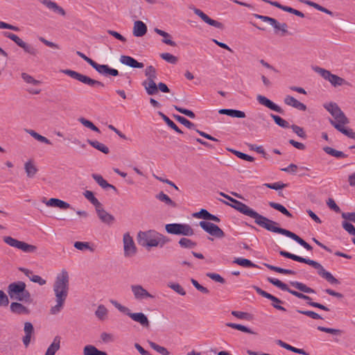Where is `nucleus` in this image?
Wrapping results in <instances>:
<instances>
[{"label": "nucleus", "mask_w": 355, "mask_h": 355, "mask_svg": "<svg viewBox=\"0 0 355 355\" xmlns=\"http://www.w3.org/2000/svg\"><path fill=\"white\" fill-rule=\"evenodd\" d=\"M69 290V272L65 269H62L57 275L53 284V292L55 296L56 304L51 308L50 312L51 314L55 315L61 311L68 296Z\"/></svg>", "instance_id": "f257e3e1"}, {"label": "nucleus", "mask_w": 355, "mask_h": 355, "mask_svg": "<svg viewBox=\"0 0 355 355\" xmlns=\"http://www.w3.org/2000/svg\"><path fill=\"white\" fill-rule=\"evenodd\" d=\"M220 195L223 196L224 198H225L232 202L230 203L222 200L221 201L223 203L230 206L236 211H239L241 214L253 218L254 220V223L257 225L265 229L268 223H272V220H270L266 218V216L259 214L258 212H257L256 211H254L253 209L250 208L245 204L243 203L242 202L239 201L223 192H220Z\"/></svg>", "instance_id": "f03ea898"}, {"label": "nucleus", "mask_w": 355, "mask_h": 355, "mask_svg": "<svg viewBox=\"0 0 355 355\" xmlns=\"http://www.w3.org/2000/svg\"><path fill=\"white\" fill-rule=\"evenodd\" d=\"M279 254L282 257H284L288 259H291L293 261L300 262V263H306L315 269L318 270V274L324 279H326L329 283L331 284H339L340 282L338 279H337L336 277L333 276V275L327 271L324 267L318 262L311 260L309 259L304 258L300 256H297L296 254H292L291 252L284 251V250H280Z\"/></svg>", "instance_id": "7ed1b4c3"}, {"label": "nucleus", "mask_w": 355, "mask_h": 355, "mask_svg": "<svg viewBox=\"0 0 355 355\" xmlns=\"http://www.w3.org/2000/svg\"><path fill=\"white\" fill-rule=\"evenodd\" d=\"M138 243L144 247H163L170 241L169 239L155 230L139 232L137 237Z\"/></svg>", "instance_id": "20e7f679"}, {"label": "nucleus", "mask_w": 355, "mask_h": 355, "mask_svg": "<svg viewBox=\"0 0 355 355\" xmlns=\"http://www.w3.org/2000/svg\"><path fill=\"white\" fill-rule=\"evenodd\" d=\"M26 284L21 281L10 284L7 290L8 295L14 300L30 302L31 301V294L26 289Z\"/></svg>", "instance_id": "39448f33"}, {"label": "nucleus", "mask_w": 355, "mask_h": 355, "mask_svg": "<svg viewBox=\"0 0 355 355\" xmlns=\"http://www.w3.org/2000/svg\"><path fill=\"white\" fill-rule=\"evenodd\" d=\"M333 118H329L330 123L339 132L351 139H355V132L352 129L345 128L349 123V119L344 114V112H330Z\"/></svg>", "instance_id": "423d86ee"}, {"label": "nucleus", "mask_w": 355, "mask_h": 355, "mask_svg": "<svg viewBox=\"0 0 355 355\" xmlns=\"http://www.w3.org/2000/svg\"><path fill=\"white\" fill-rule=\"evenodd\" d=\"M266 230L273 232V233H277L282 235H284L287 237H289L296 241L297 243H299L300 245L304 247L306 250L311 251L313 250V248L311 245H310L308 243H306L304 240H303L302 238H300L299 236L295 234V233L278 227V223L274 220H272V223H268L266 227L265 228Z\"/></svg>", "instance_id": "0eeeda50"}, {"label": "nucleus", "mask_w": 355, "mask_h": 355, "mask_svg": "<svg viewBox=\"0 0 355 355\" xmlns=\"http://www.w3.org/2000/svg\"><path fill=\"white\" fill-rule=\"evenodd\" d=\"M112 304L120 312L125 314L129 316L132 320L137 322L144 327H149L150 322L147 318V316L140 312V313H132L130 309L127 306H125L116 301H112Z\"/></svg>", "instance_id": "6e6552de"}, {"label": "nucleus", "mask_w": 355, "mask_h": 355, "mask_svg": "<svg viewBox=\"0 0 355 355\" xmlns=\"http://www.w3.org/2000/svg\"><path fill=\"white\" fill-rule=\"evenodd\" d=\"M312 69L315 72L318 73L325 80L329 81L331 83V85L334 87L342 85H350L349 83L345 80L344 78L337 75L331 73V72L327 69L321 68L318 66L313 67Z\"/></svg>", "instance_id": "1a4fd4ad"}, {"label": "nucleus", "mask_w": 355, "mask_h": 355, "mask_svg": "<svg viewBox=\"0 0 355 355\" xmlns=\"http://www.w3.org/2000/svg\"><path fill=\"white\" fill-rule=\"evenodd\" d=\"M62 73L64 74L68 75L71 78L76 79L78 81H80L82 83H84L85 85H87L92 87H104L105 85L103 83L92 79L90 77L83 75L82 73H80L77 71L71 70V69H64L62 71Z\"/></svg>", "instance_id": "9d476101"}, {"label": "nucleus", "mask_w": 355, "mask_h": 355, "mask_svg": "<svg viewBox=\"0 0 355 355\" xmlns=\"http://www.w3.org/2000/svg\"><path fill=\"white\" fill-rule=\"evenodd\" d=\"M168 234L190 236L194 234L193 228L186 223H170L165 226Z\"/></svg>", "instance_id": "9b49d317"}, {"label": "nucleus", "mask_w": 355, "mask_h": 355, "mask_svg": "<svg viewBox=\"0 0 355 355\" xmlns=\"http://www.w3.org/2000/svg\"><path fill=\"white\" fill-rule=\"evenodd\" d=\"M3 241L10 247L20 250L26 253H33L35 252L37 250L36 245L19 241L9 236L3 237Z\"/></svg>", "instance_id": "f8f14e48"}, {"label": "nucleus", "mask_w": 355, "mask_h": 355, "mask_svg": "<svg viewBox=\"0 0 355 355\" xmlns=\"http://www.w3.org/2000/svg\"><path fill=\"white\" fill-rule=\"evenodd\" d=\"M3 35L13 41L19 47L22 48L26 53L34 56L37 55L38 53V51L33 46L26 43L17 35L10 32H4Z\"/></svg>", "instance_id": "ddd939ff"}, {"label": "nucleus", "mask_w": 355, "mask_h": 355, "mask_svg": "<svg viewBox=\"0 0 355 355\" xmlns=\"http://www.w3.org/2000/svg\"><path fill=\"white\" fill-rule=\"evenodd\" d=\"M268 281L276 286L277 287H278L279 288H280L281 290L282 291H287L289 293H291V295L300 298V299H302V300H310V297L308 296V295H306L302 293H300V292H297L296 291H294V290H292L291 288H288V286H287V284H286L285 283L282 282V281H280L279 279H275V278H271V277H268Z\"/></svg>", "instance_id": "4468645a"}, {"label": "nucleus", "mask_w": 355, "mask_h": 355, "mask_svg": "<svg viewBox=\"0 0 355 355\" xmlns=\"http://www.w3.org/2000/svg\"><path fill=\"white\" fill-rule=\"evenodd\" d=\"M130 289L133 294L134 298L137 301L155 298V296L150 294L141 285L132 284L130 286Z\"/></svg>", "instance_id": "2eb2a0df"}, {"label": "nucleus", "mask_w": 355, "mask_h": 355, "mask_svg": "<svg viewBox=\"0 0 355 355\" xmlns=\"http://www.w3.org/2000/svg\"><path fill=\"white\" fill-rule=\"evenodd\" d=\"M124 255L126 257H132L136 254L137 248L132 237L128 232L124 234L123 238Z\"/></svg>", "instance_id": "dca6fc26"}, {"label": "nucleus", "mask_w": 355, "mask_h": 355, "mask_svg": "<svg viewBox=\"0 0 355 355\" xmlns=\"http://www.w3.org/2000/svg\"><path fill=\"white\" fill-rule=\"evenodd\" d=\"M199 225L205 232L211 236H214L217 238H223L225 236L224 232L218 226L212 223L200 221Z\"/></svg>", "instance_id": "f3484780"}, {"label": "nucleus", "mask_w": 355, "mask_h": 355, "mask_svg": "<svg viewBox=\"0 0 355 355\" xmlns=\"http://www.w3.org/2000/svg\"><path fill=\"white\" fill-rule=\"evenodd\" d=\"M192 10L204 22L217 28L223 29L224 25L221 22L211 19L207 15L198 8L193 7Z\"/></svg>", "instance_id": "a211bd4d"}, {"label": "nucleus", "mask_w": 355, "mask_h": 355, "mask_svg": "<svg viewBox=\"0 0 355 355\" xmlns=\"http://www.w3.org/2000/svg\"><path fill=\"white\" fill-rule=\"evenodd\" d=\"M92 67L100 74L108 76H117L119 72L117 69L110 67L107 64H100L95 62Z\"/></svg>", "instance_id": "6ab92c4d"}, {"label": "nucleus", "mask_w": 355, "mask_h": 355, "mask_svg": "<svg viewBox=\"0 0 355 355\" xmlns=\"http://www.w3.org/2000/svg\"><path fill=\"white\" fill-rule=\"evenodd\" d=\"M119 60L122 64L128 66L131 68L141 69L144 67V63L138 62L137 60L129 55H121Z\"/></svg>", "instance_id": "aec40b11"}, {"label": "nucleus", "mask_w": 355, "mask_h": 355, "mask_svg": "<svg viewBox=\"0 0 355 355\" xmlns=\"http://www.w3.org/2000/svg\"><path fill=\"white\" fill-rule=\"evenodd\" d=\"M96 211L97 213V215L99 218V219L103 222V223H105L107 225H112L115 220V218L114 216L107 212L103 208V205H101L99 208L96 209Z\"/></svg>", "instance_id": "412c9836"}, {"label": "nucleus", "mask_w": 355, "mask_h": 355, "mask_svg": "<svg viewBox=\"0 0 355 355\" xmlns=\"http://www.w3.org/2000/svg\"><path fill=\"white\" fill-rule=\"evenodd\" d=\"M257 100L262 105L266 106L267 108L273 110V111H282V109L280 107H279L277 105L274 103L272 101L268 99L264 96L262 95H258L257 96Z\"/></svg>", "instance_id": "4be33fe9"}, {"label": "nucleus", "mask_w": 355, "mask_h": 355, "mask_svg": "<svg viewBox=\"0 0 355 355\" xmlns=\"http://www.w3.org/2000/svg\"><path fill=\"white\" fill-rule=\"evenodd\" d=\"M284 103L300 111H304L306 109V106L304 103L300 102L291 96H286L284 98Z\"/></svg>", "instance_id": "5701e85b"}, {"label": "nucleus", "mask_w": 355, "mask_h": 355, "mask_svg": "<svg viewBox=\"0 0 355 355\" xmlns=\"http://www.w3.org/2000/svg\"><path fill=\"white\" fill-rule=\"evenodd\" d=\"M41 3L49 10H53L54 12H56L62 16H64L66 15L64 10L54 1L51 0H42Z\"/></svg>", "instance_id": "b1692460"}, {"label": "nucleus", "mask_w": 355, "mask_h": 355, "mask_svg": "<svg viewBox=\"0 0 355 355\" xmlns=\"http://www.w3.org/2000/svg\"><path fill=\"white\" fill-rule=\"evenodd\" d=\"M146 32L147 26L143 21L139 20L135 21L132 33L135 37H142Z\"/></svg>", "instance_id": "393cba45"}, {"label": "nucleus", "mask_w": 355, "mask_h": 355, "mask_svg": "<svg viewBox=\"0 0 355 355\" xmlns=\"http://www.w3.org/2000/svg\"><path fill=\"white\" fill-rule=\"evenodd\" d=\"M45 203L49 207H56L62 209H67L70 207L69 203L58 198H51Z\"/></svg>", "instance_id": "a878e982"}, {"label": "nucleus", "mask_w": 355, "mask_h": 355, "mask_svg": "<svg viewBox=\"0 0 355 355\" xmlns=\"http://www.w3.org/2000/svg\"><path fill=\"white\" fill-rule=\"evenodd\" d=\"M60 337L56 336L53 340V343L48 347L45 355H55V352L59 350L60 347Z\"/></svg>", "instance_id": "bb28decb"}, {"label": "nucleus", "mask_w": 355, "mask_h": 355, "mask_svg": "<svg viewBox=\"0 0 355 355\" xmlns=\"http://www.w3.org/2000/svg\"><path fill=\"white\" fill-rule=\"evenodd\" d=\"M94 180L104 189H112L116 191V189L112 184H109L101 175L92 174Z\"/></svg>", "instance_id": "cd10ccee"}, {"label": "nucleus", "mask_w": 355, "mask_h": 355, "mask_svg": "<svg viewBox=\"0 0 355 355\" xmlns=\"http://www.w3.org/2000/svg\"><path fill=\"white\" fill-rule=\"evenodd\" d=\"M154 31L157 34H158L160 36H162L164 37V39L162 40L163 43L170 45L171 46H177V44L174 41H173L170 39L171 37V36L169 33H168L161 29H159L157 28H155Z\"/></svg>", "instance_id": "c85d7f7f"}, {"label": "nucleus", "mask_w": 355, "mask_h": 355, "mask_svg": "<svg viewBox=\"0 0 355 355\" xmlns=\"http://www.w3.org/2000/svg\"><path fill=\"white\" fill-rule=\"evenodd\" d=\"M290 284L293 286L295 288L300 291L301 292L305 293H315V291L307 286L306 284L299 282H290Z\"/></svg>", "instance_id": "c756f323"}, {"label": "nucleus", "mask_w": 355, "mask_h": 355, "mask_svg": "<svg viewBox=\"0 0 355 355\" xmlns=\"http://www.w3.org/2000/svg\"><path fill=\"white\" fill-rule=\"evenodd\" d=\"M143 85L144 86L148 94L153 95L157 93V85H156L155 80H145L143 83Z\"/></svg>", "instance_id": "7c9ffc66"}, {"label": "nucleus", "mask_w": 355, "mask_h": 355, "mask_svg": "<svg viewBox=\"0 0 355 355\" xmlns=\"http://www.w3.org/2000/svg\"><path fill=\"white\" fill-rule=\"evenodd\" d=\"M277 344L279 346H281L283 348H285L286 349H288L289 351H291L293 352H295V353H297V354H302V355H307V353L302 349H298V348H296L295 347H293L284 342H283L282 340H277Z\"/></svg>", "instance_id": "2f4dec72"}, {"label": "nucleus", "mask_w": 355, "mask_h": 355, "mask_svg": "<svg viewBox=\"0 0 355 355\" xmlns=\"http://www.w3.org/2000/svg\"><path fill=\"white\" fill-rule=\"evenodd\" d=\"M301 2L305 3V4L311 7L314 8L315 9H316L318 10H320V11H321L322 12H324V13H326L327 15H329L331 16H333V15H334L333 12L331 10L327 9L324 7H322V6L319 5L317 3H315L313 1H309V0H301Z\"/></svg>", "instance_id": "473e14b6"}, {"label": "nucleus", "mask_w": 355, "mask_h": 355, "mask_svg": "<svg viewBox=\"0 0 355 355\" xmlns=\"http://www.w3.org/2000/svg\"><path fill=\"white\" fill-rule=\"evenodd\" d=\"M87 143L89 144L92 147L97 149L98 150L105 153L108 154L110 153L109 148L106 146L105 144L96 141V140H90L87 139Z\"/></svg>", "instance_id": "72a5a7b5"}, {"label": "nucleus", "mask_w": 355, "mask_h": 355, "mask_svg": "<svg viewBox=\"0 0 355 355\" xmlns=\"http://www.w3.org/2000/svg\"><path fill=\"white\" fill-rule=\"evenodd\" d=\"M323 150L328 155L335 157L336 158H345L347 157V155L343 152L337 150L331 147L326 146L323 148Z\"/></svg>", "instance_id": "f704fd0d"}, {"label": "nucleus", "mask_w": 355, "mask_h": 355, "mask_svg": "<svg viewBox=\"0 0 355 355\" xmlns=\"http://www.w3.org/2000/svg\"><path fill=\"white\" fill-rule=\"evenodd\" d=\"M265 266L268 269H270V270H271L272 271L281 273V274L291 275H296V272L293 270L284 269V268H280V267H277V266H272V265H270V264H268V263H265Z\"/></svg>", "instance_id": "c9c22d12"}, {"label": "nucleus", "mask_w": 355, "mask_h": 355, "mask_svg": "<svg viewBox=\"0 0 355 355\" xmlns=\"http://www.w3.org/2000/svg\"><path fill=\"white\" fill-rule=\"evenodd\" d=\"M156 198L159 200L164 202L166 205L171 206L172 207H176L177 204L173 201L166 194H165L163 191L159 192L156 195Z\"/></svg>", "instance_id": "e433bc0d"}, {"label": "nucleus", "mask_w": 355, "mask_h": 355, "mask_svg": "<svg viewBox=\"0 0 355 355\" xmlns=\"http://www.w3.org/2000/svg\"><path fill=\"white\" fill-rule=\"evenodd\" d=\"M83 195L93 205L95 206L96 209L102 205L98 200L94 196L92 191L87 190L84 192Z\"/></svg>", "instance_id": "4c0bfd02"}, {"label": "nucleus", "mask_w": 355, "mask_h": 355, "mask_svg": "<svg viewBox=\"0 0 355 355\" xmlns=\"http://www.w3.org/2000/svg\"><path fill=\"white\" fill-rule=\"evenodd\" d=\"M10 310L15 313H27L28 309L24 305L19 302H12L10 304Z\"/></svg>", "instance_id": "58836bf2"}, {"label": "nucleus", "mask_w": 355, "mask_h": 355, "mask_svg": "<svg viewBox=\"0 0 355 355\" xmlns=\"http://www.w3.org/2000/svg\"><path fill=\"white\" fill-rule=\"evenodd\" d=\"M178 243L181 248L187 249L194 248L197 245L196 242L186 237L181 238L179 240Z\"/></svg>", "instance_id": "ea45409f"}, {"label": "nucleus", "mask_w": 355, "mask_h": 355, "mask_svg": "<svg viewBox=\"0 0 355 355\" xmlns=\"http://www.w3.org/2000/svg\"><path fill=\"white\" fill-rule=\"evenodd\" d=\"M269 206L276 210H278L284 215L288 216V217H293V215L286 209L285 207H284L282 205L274 202H270L268 203Z\"/></svg>", "instance_id": "a19ab883"}, {"label": "nucleus", "mask_w": 355, "mask_h": 355, "mask_svg": "<svg viewBox=\"0 0 355 355\" xmlns=\"http://www.w3.org/2000/svg\"><path fill=\"white\" fill-rule=\"evenodd\" d=\"M84 355H103V352L98 350L96 347L88 345L83 349Z\"/></svg>", "instance_id": "79ce46f5"}, {"label": "nucleus", "mask_w": 355, "mask_h": 355, "mask_svg": "<svg viewBox=\"0 0 355 355\" xmlns=\"http://www.w3.org/2000/svg\"><path fill=\"white\" fill-rule=\"evenodd\" d=\"M233 263H236L241 266L245 268H256L257 265L252 263L250 260L243 258H236Z\"/></svg>", "instance_id": "37998d69"}, {"label": "nucleus", "mask_w": 355, "mask_h": 355, "mask_svg": "<svg viewBox=\"0 0 355 355\" xmlns=\"http://www.w3.org/2000/svg\"><path fill=\"white\" fill-rule=\"evenodd\" d=\"M24 168L27 176L31 178H33L37 171L36 166L31 162H26Z\"/></svg>", "instance_id": "c03bdc74"}, {"label": "nucleus", "mask_w": 355, "mask_h": 355, "mask_svg": "<svg viewBox=\"0 0 355 355\" xmlns=\"http://www.w3.org/2000/svg\"><path fill=\"white\" fill-rule=\"evenodd\" d=\"M107 308L101 304L98 306L96 311H95V315L101 320H104L107 318Z\"/></svg>", "instance_id": "a18cd8bd"}, {"label": "nucleus", "mask_w": 355, "mask_h": 355, "mask_svg": "<svg viewBox=\"0 0 355 355\" xmlns=\"http://www.w3.org/2000/svg\"><path fill=\"white\" fill-rule=\"evenodd\" d=\"M148 343L149 345L150 346V347L152 349H153L154 350H155L159 354H160L162 355H168L169 354V352L168 351V349L166 347L160 346V345H157V343H155L153 341H150V340H148Z\"/></svg>", "instance_id": "49530a36"}, {"label": "nucleus", "mask_w": 355, "mask_h": 355, "mask_svg": "<svg viewBox=\"0 0 355 355\" xmlns=\"http://www.w3.org/2000/svg\"><path fill=\"white\" fill-rule=\"evenodd\" d=\"M159 114L171 128L174 130L178 133H182L181 130L177 126V125L173 121H171L167 116L164 114L163 112H159Z\"/></svg>", "instance_id": "de8ad7c7"}, {"label": "nucleus", "mask_w": 355, "mask_h": 355, "mask_svg": "<svg viewBox=\"0 0 355 355\" xmlns=\"http://www.w3.org/2000/svg\"><path fill=\"white\" fill-rule=\"evenodd\" d=\"M267 299L271 300L272 302V306L275 308L277 310L286 311V309L283 307L282 306L279 305V304H282L283 302L277 298V297L270 294L269 297H267Z\"/></svg>", "instance_id": "09e8293b"}, {"label": "nucleus", "mask_w": 355, "mask_h": 355, "mask_svg": "<svg viewBox=\"0 0 355 355\" xmlns=\"http://www.w3.org/2000/svg\"><path fill=\"white\" fill-rule=\"evenodd\" d=\"M26 131L30 135H31L33 138H35L37 141L44 143L46 144H51V142L50 141L49 139H48L47 138H46L45 137H44L42 135H40V134L37 133L34 130H28Z\"/></svg>", "instance_id": "8fccbe9b"}, {"label": "nucleus", "mask_w": 355, "mask_h": 355, "mask_svg": "<svg viewBox=\"0 0 355 355\" xmlns=\"http://www.w3.org/2000/svg\"><path fill=\"white\" fill-rule=\"evenodd\" d=\"M79 121L86 128L91 129L92 130L101 133V131L98 128H97L92 121L85 119L80 118Z\"/></svg>", "instance_id": "3c124183"}, {"label": "nucleus", "mask_w": 355, "mask_h": 355, "mask_svg": "<svg viewBox=\"0 0 355 355\" xmlns=\"http://www.w3.org/2000/svg\"><path fill=\"white\" fill-rule=\"evenodd\" d=\"M226 325L227 327H232L233 329L239 330L243 332H245V333H248V334H254L250 329H249L248 327H247L244 325H242V324L230 322V323H227Z\"/></svg>", "instance_id": "603ef678"}, {"label": "nucleus", "mask_w": 355, "mask_h": 355, "mask_svg": "<svg viewBox=\"0 0 355 355\" xmlns=\"http://www.w3.org/2000/svg\"><path fill=\"white\" fill-rule=\"evenodd\" d=\"M160 57L167 62L173 64H175L178 61V59L176 56L169 53H162L160 54Z\"/></svg>", "instance_id": "864d4df0"}, {"label": "nucleus", "mask_w": 355, "mask_h": 355, "mask_svg": "<svg viewBox=\"0 0 355 355\" xmlns=\"http://www.w3.org/2000/svg\"><path fill=\"white\" fill-rule=\"evenodd\" d=\"M145 75L148 78L146 80H155L157 78L155 69L153 66L147 67L145 70Z\"/></svg>", "instance_id": "5fc2aeb1"}, {"label": "nucleus", "mask_w": 355, "mask_h": 355, "mask_svg": "<svg viewBox=\"0 0 355 355\" xmlns=\"http://www.w3.org/2000/svg\"><path fill=\"white\" fill-rule=\"evenodd\" d=\"M173 116L178 121H179L180 123H181L182 124H183L184 125L187 127L189 129H194L195 128V125L193 123H191V121H189V120H187L186 118L179 116V115H175V114L173 115Z\"/></svg>", "instance_id": "6e6d98bb"}, {"label": "nucleus", "mask_w": 355, "mask_h": 355, "mask_svg": "<svg viewBox=\"0 0 355 355\" xmlns=\"http://www.w3.org/2000/svg\"><path fill=\"white\" fill-rule=\"evenodd\" d=\"M168 286L180 295H186L184 289L178 283H168Z\"/></svg>", "instance_id": "4d7b16f0"}, {"label": "nucleus", "mask_w": 355, "mask_h": 355, "mask_svg": "<svg viewBox=\"0 0 355 355\" xmlns=\"http://www.w3.org/2000/svg\"><path fill=\"white\" fill-rule=\"evenodd\" d=\"M74 247L79 250H89L92 252L94 249L92 248L88 242L76 241L74 243Z\"/></svg>", "instance_id": "13d9d810"}, {"label": "nucleus", "mask_w": 355, "mask_h": 355, "mask_svg": "<svg viewBox=\"0 0 355 355\" xmlns=\"http://www.w3.org/2000/svg\"><path fill=\"white\" fill-rule=\"evenodd\" d=\"M270 116L274 119L275 122L280 127H282V128H288L289 127L288 122L286 121V120L283 119L280 116H279L277 115H274L272 114H270Z\"/></svg>", "instance_id": "bf43d9fd"}, {"label": "nucleus", "mask_w": 355, "mask_h": 355, "mask_svg": "<svg viewBox=\"0 0 355 355\" xmlns=\"http://www.w3.org/2000/svg\"><path fill=\"white\" fill-rule=\"evenodd\" d=\"M264 186L271 189L279 190L286 187L287 184L282 182H277L274 183H266L264 184Z\"/></svg>", "instance_id": "052dcab7"}, {"label": "nucleus", "mask_w": 355, "mask_h": 355, "mask_svg": "<svg viewBox=\"0 0 355 355\" xmlns=\"http://www.w3.org/2000/svg\"><path fill=\"white\" fill-rule=\"evenodd\" d=\"M230 151L232 152L236 156L243 160H246L248 162H253L254 160V158L253 157L250 156L245 153H241L240 151L236 150H230Z\"/></svg>", "instance_id": "680f3d73"}, {"label": "nucleus", "mask_w": 355, "mask_h": 355, "mask_svg": "<svg viewBox=\"0 0 355 355\" xmlns=\"http://www.w3.org/2000/svg\"><path fill=\"white\" fill-rule=\"evenodd\" d=\"M254 16L257 18V19H261L262 21H265V22H268L270 23V24L271 26H275L277 24V21L274 19V18H272V17H268V16H263V15H258V14H254Z\"/></svg>", "instance_id": "e2e57ef3"}, {"label": "nucleus", "mask_w": 355, "mask_h": 355, "mask_svg": "<svg viewBox=\"0 0 355 355\" xmlns=\"http://www.w3.org/2000/svg\"><path fill=\"white\" fill-rule=\"evenodd\" d=\"M297 311L301 314L305 315L315 320L322 319V318L318 313L312 311L297 310Z\"/></svg>", "instance_id": "0e129e2a"}, {"label": "nucleus", "mask_w": 355, "mask_h": 355, "mask_svg": "<svg viewBox=\"0 0 355 355\" xmlns=\"http://www.w3.org/2000/svg\"><path fill=\"white\" fill-rule=\"evenodd\" d=\"M21 78L27 83L32 84L33 85H36L39 84V83H40L38 80L34 79V78L33 76H30L29 74H28L26 73H22Z\"/></svg>", "instance_id": "69168bd1"}, {"label": "nucleus", "mask_w": 355, "mask_h": 355, "mask_svg": "<svg viewBox=\"0 0 355 355\" xmlns=\"http://www.w3.org/2000/svg\"><path fill=\"white\" fill-rule=\"evenodd\" d=\"M324 109L327 110V111H341L339 106L334 102H329L326 103L324 104Z\"/></svg>", "instance_id": "338daca9"}, {"label": "nucleus", "mask_w": 355, "mask_h": 355, "mask_svg": "<svg viewBox=\"0 0 355 355\" xmlns=\"http://www.w3.org/2000/svg\"><path fill=\"white\" fill-rule=\"evenodd\" d=\"M342 225L349 234L355 236V227L352 223L343 221Z\"/></svg>", "instance_id": "774afa93"}]
</instances>
